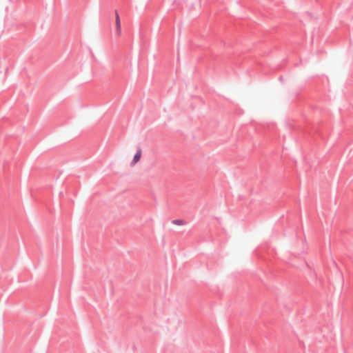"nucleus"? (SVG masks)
Returning <instances> with one entry per match:
<instances>
[{
	"mask_svg": "<svg viewBox=\"0 0 353 353\" xmlns=\"http://www.w3.org/2000/svg\"><path fill=\"white\" fill-rule=\"evenodd\" d=\"M142 154V150L141 148H138L137 150L136 154H134L132 161L130 162V166L133 167L135 165L136 163H137L141 157Z\"/></svg>",
	"mask_w": 353,
	"mask_h": 353,
	"instance_id": "1",
	"label": "nucleus"
},
{
	"mask_svg": "<svg viewBox=\"0 0 353 353\" xmlns=\"http://www.w3.org/2000/svg\"><path fill=\"white\" fill-rule=\"evenodd\" d=\"M172 223L178 226H183L186 224L185 221L183 219H174L172 221Z\"/></svg>",
	"mask_w": 353,
	"mask_h": 353,
	"instance_id": "3",
	"label": "nucleus"
},
{
	"mask_svg": "<svg viewBox=\"0 0 353 353\" xmlns=\"http://www.w3.org/2000/svg\"><path fill=\"white\" fill-rule=\"evenodd\" d=\"M115 23H116V29H117V34L119 37L121 34V21L119 16L118 12H115Z\"/></svg>",
	"mask_w": 353,
	"mask_h": 353,
	"instance_id": "2",
	"label": "nucleus"
}]
</instances>
